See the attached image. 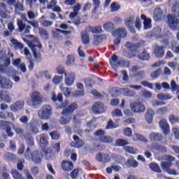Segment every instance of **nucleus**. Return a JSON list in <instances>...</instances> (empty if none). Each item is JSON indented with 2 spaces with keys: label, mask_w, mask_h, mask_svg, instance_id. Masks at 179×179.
<instances>
[{
  "label": "nucleus",
  "mask_w": 179,
  "mask_h": 179,
  "mask_svg": "<svg viewBox=\"0 0 179 179\" xmlns=\"http://www.w3.org/2000/svg\"><path fill=\"white\" fill-rule=\"evenodd\" d=\"M59 89L65 97H69L71 96L72 88L64 87L62 85H60Z\"/></svg>",
  "instance_id": "obj_37"
},
{
  "label": "nucleus",
  "mask_w": 179,
  "mask_h": 179,
  "mask_svg": "<svg viewBox=\"0 0 179 179\" xmlns=\"http://www.w3.org/2000/svg\"><path fill=\"white\" fill-rule=\"evenodd\" d=\"M24 101H17L15 103H13L10 108L13 113H17V111H20V110H23L24 108Z\"/></svg>",
  "instance_id": "obj_14"
},
{
  "label": "nucleus",
  "mask_w": 179,
  "mask_h": 179,
  "mask_svg": "<svg viewBox=\"0 0 179 179\" xmlns=\"http://www.w3.org/2000/svg\"><path fill=\"white\" fill-rule=\"evenodd\" d=\"M38 121L36 120H33L29 122V131L31 134L36 135L38 134Z\"/></svg>",
  "instance_id": "obj_17"
},
{
  "label": "nucleus",
  "mask_w": 179,
  "mask_h": 179,
  "mask_svg": "<svg viewBox=\"0 0 179 179\" xmlns=\"http://www.w3.org/2000/svg\"><path fill=\"white\" fill-rule=\"evenodd\" d=\"M160 73H162V69H159L157 71L151 73L150 78H152V79H156V78H159V76H160Z\"/></svg>",
  "instance_id": "obj_61"
},
{
  "label": "nucleus",
  "mask_w": 179,
  "mask_h": 179,
  "mask_svg": "<svg viewBox=\"0 0 179 179\" xmlns=\"http://www.w3.org/2000/svg\"><path fill=\"white\" fill-rule=\"evenodd\" d=\"M40 146L41 148H45L47 145H48V136L45 134L41 135V139L39 143Z\"/></svg>",
  "instance_id": "obj_33"
},
{
  "label": "nucleus",
  "mask_w": 179,
  "mask_h": 179,
  "mask_svg": "<svg viewBox=\"0 0 179 179\" xmlns=\"http://www.w3.org/2000/svg\"><path fill=\"white\" fill-rule=\"evenodd\" d=\"M17 25L18 27L19 31H24L25 34L30 33V29H31V27L29 25L26 26V24H24L22 20H17Z\"/></svg>",
  "instance_id": "obj_13"
},
{
  "label": "nucleus",
  "mask_w": 179,
  "mask_h": 179,
  "mask_svg": "<svg viewBox=\"0 0 179 179\" xmlns=\"http://www.w3.org/2000/svg\"><path fill=\"white\" fill-rule=\"evenodd\" d=\"M115 145L116 146H118V147L122 146L123 148H124L127 145H129V143L127 141L121 138L116 141Z\"/></svg>",
  "instance_id": "obj_44"
},
{
  "label": "nucleus",
  "mask_w": 179,
  "mask_h": 179,
  "mask_svg": "<svg viewBox=\"0 0 179 179\" xmlns=\"http://www.w3.org/2000/svg\"><path fill=\"white\" fill-rule=\"evenodd\" d=\"M159 127L164 135H169V134H170V126L169 125L167 120H163L159 122Z\"/></svg>",
  "instance_id": "obj_16"
},
{
  "label": "nucleus",
  "mask_w": 179,
  "mask_h": 179,
  "mask_svg": "<svg viewBox=\"0 0 179 179\" xmlns=\"http://www.w3.org/2000/svg\"><path fill=\"white\" fill-rule=\"evenodd\" d=\"M0 99L1 101H5L6 103H12V97H10V94L6 91H0Z\"/></svg>",
  "instance_id": "obj_18"
},
{
  "label": "nucleus",
  "mask_w": 179,
  "mask_h": 179,
  "mask_svg": "<svg viewBox=\"0 0 179 179\" xmlns=\"http://www.w3.org/2000/svg\"><path fill=\"white\" fill-rule=\"evenodd\" d=\"M126 48H128L129 50H131V51H136V48H139V45H134L131 42H127L125 45Z\"/></svg>",
  "instance_id": "obj_49"
},
{
  "label": "nucleus",
  "mask_w": 179,
  "mask_h": 179,
  "mask_svg": "<svg viewBox=\"0 0 179 179\" xmlns=\"http://www.w3.org/2000/svg\"><path fill=\"white\" fill-rule=\"evenodd\" d=\"M130 109L132 113L141 114L142 113H145L146 108L145 107V105L141 102H133L130 103Z\"/></svg>",
  "instance_id": "obj_8"
},
{
  "label": "nucleus",
  "mask_w": 179,
  "mask_h": 179,
  "mask_svg": "<svg viewBox=\"0 0 179 179\" xmlns=\"http://www.w3.org/2000/svg\"><path fill=\"white\" fill-rule=\"evenodd\" d=\"M0 128H1V129H6V132L8 136L10 138L13 136V133L10 131L12 128L14 129V131L16 132V134H18L19 135L23 134V129L21 127H15V124L10 122L3 120L0 121Z\"/></svg>",
  "instance_id": "obj_3"
},
{
  "label": "nucleus",
  "mask_w": 179,
  "mask_h": 179,
  "mask_svg": "<svg viewBox=\"0 0 179 179\" xmlns=\"http://www.w3.org/2000/svg\"><path fill=\"white\" fill-rule=\"evenodd\" d=\"M11 175L13 176V179H24L23 175L15 169L11 171Z\"/></svg>",
  "instance_id": "obj_41"
},
{
  "label": "nucleus",
  "mask_w": 179,
  "mask_h": 179,
  "mask_svg": "<svg viewBox=\"0 0 179 179\" xmlns=\"http://www.w3.org/2000/svg\"><path fill=\"white\" fill-rule=\"evenodd\" d=\"M76 79V74L73 71H67L64 73V83L66 86H73Z\"/></svg>",
  "instance_id": "obj_9"
},
{
  "label": "nucleus",
  "mask_w": 179,
  "mask_h": 179,
  "mask_svg": "<svg viewBox=\"0 0 179 179\" xmlns=\"http://www.w3.org/2000/svg\"><path fill=\"white\" fill-rule=\"evenodd\" d=\"M141 20H143V29L144 30H149L152 29V19L148 18L146 15H141Z\"/></svg>",
  "instance_id": "obj_21"
},
{
  "label": "nucleus",
  "mask_w": 179,
  "mask_h": 179,
  "mask_svg": "<svg viewBox=\"0 0 179 179\" xmlns=\"http://www.w3.org/2000/svg\"><path fill=\"white\" fill-rule=\"evenodd\" d=\"M103 41V38H101V36H94L93 39V44L94 45H99V44H101V42Z\"/></svg>",
  "instance_id": "obj_54"
},
{
  "label": "nucleus",
  "mask_w": 179,
  "mask_h": 179,
  "mask_svg": "<svg viewBox=\"0 0 179 179\" xmlns=\"http://www.w3.org/2000/svg\"><path fill=\"white\" fill-rule=\"evenodd\" d=\"M134 17L131 16L125 19L124 23L126 26H134Z\"/></svg>",
  "instance_id": "obj_60"
},
{
  "label": "nucleus",
  "mask_w": 179,
  "mask_h": 179,
  "mask_svg": "<svg viewBox=\"0 0 179 179\" xmlns=\"http://www.w3.org/2000/svg\"><path fill=\"white\" fill-rule=\"evenodd\" d=\"M138 58L141 61H148L150 58V55H149V53H148L147 52L144 51L138 55Z\"/></svg>",
  "instance_id": "obj_38"
},
{
  "label": "nucleus",
  "mask_w": 179,
  "mask_h": 179,
  "mask_svg": "<svg viewBox=\"0 0 179 179\" xmlns=\"http://www.w3.org/2000/svg\"><path fill=\"white\" fill-rule=\"evenodd\" d=\"M52 115L51 106L45 105L42 106L38 111V117L41 120H48Z\"/></svg>",
  "instance_id": "obj_7"
},
{
  "label": "nucleus",
  "mask_w": 179,
  "mask_h": 179,
  "mask_svg": "<svg viewBox=\"0 0 179 179\" xmlns=\"http://www.w3.org/2000/svg\"><path fill=\"white\" fill-rule=\"evenodd\" d=\"M43 103V95L37 91H34L31 94V98L27 100V104L31 108H37Z\"/></svg>",
  "instance_id": "obj_2"
},
{
  "label": "nucleus",
  "mask_w": 179,
  "mask_h": 179,
  "mask_svg": "<svg viewBox=\"0 0 179 179\" xmlns=\"http://www.w3.org/2000/svg\"><path fill=\"white\" fill-rule=\"evenodd\" d=\"M164 19V14L163 10L160 8H156L154 10V20L159 22V20H163Z\"/></svg>",
  "instance_id": "obj_25"
},
{
  "label": "nucleus",
  "mask_w": 179,
  "mask_h": 179,
  "mask_svg": "<svg viewBox=\"0 0 179 179\" xmlns=\"http://www.w3.org/2000/svg\"><path fill=\"white\" fill-rule=\"evenodd\" d=\"M13 64L14 65V66H17V69H20L22 72H26V71H27V69H26V64L23 63L20 64V59H15L13 62Z\"/></svg>",
  "instance_id": "obj_30"
},
{
  "label": "nucleus",
  "mask_w": 179,
  "mask_h": 179,
  "mask_svg": "<svg viewBox=\"0 0 179 179\" xmlns=\"http://www.w3.org/2000/svg\"><path fill=\"white\" fill-rule=\"evenodd\" d=\"M6 69V66L0 65V72H1V73L6 72V73H8V75H11V76H13V80H14V82H20V78L19 76H15L16 75V71H15L12 67L7 69L6 71H5Z\"/></svg>",
  "instance_id": "obj_10"
},
{
  "label": "nucleus",
  "mask_w": 179,
  "mask_h": 179,
  "mask_svg": "<svg viewBox=\"0 0 179 179\" xmlns=\"http://www.w3.org/2000/svg\"><path fill=\"white\" fill-rule=\"evenodd\" d=\"M150 141H156L157 142H159L163 139V136L159 133H151L150 134Z\"/></svg>",
  "instance_id": "obj_35"
},
{
  "label": "nucleus",
  "mask_w": 179,
  "mask_h": 179,
  "mask_svg": "<svg viewBox=\"0 0 179 179\" xmlns=\"http://www.w3.org/2000/svg\"><path fill=\"white\" fill-rule=\"evenodd\" d=\"M157 114H159L160 115H164V114H166L169 113V109L166 107L159 108L156 110Z\"/></svg>",
  "instance_id": "obj_57"
},
{
  "label": "nucleus",
  "mask_w": 179,
  "mask_h": 179,
  "mask_svg": "<svg viewBox=\"0 0 179 179\" xmlns=\"http://www.w3.org/2000/svg\"><path fill=\"white\" fill-rule=\"evenodd\" d=\"M81 38L83 44L87 45L90 43V39L89 38V35L87 32H83L81 34Z\"/></svg>",
  "instance_id": "obj_43"
},
{
  "label": "nucleus",
  "mask_w": 179,
  "mask_h": 179,
  "mask_svg": "<svg viewBox=\"0 0 179 179\" xmlns=\"http://www.w3.org/2000/svg\"><path fill=\"white\" fill-rule=\"evenodd\" d=\"M0 118H1L2 120H8L9 118L10 120H12V121H13V122H15L16 121L15 115L12 112H6V113L1 112V113H0Z\"/></svg>",
  "instance_id": "obj_26"
},
{
  "label": "nucleus",
  "mask_w": 179,
  "mask_h": 179,
  "mask_svg": "<svg viewBox=\"0 0 179 179\" xmlns=\"http://www.w3.org/2000/svg\"><path fill=\"white\" fill-rule=\"evenodd\" d=\"M52 100L53 101H59L61 103L62 101V94H58L57 96V94L53 92L52 94Z\"/></svg>",
  "instance_id": "obj_46"
},
{
  "label": "nucleus",
  "mask_w": 179,
  "mask_h": 179,
  "mask_svg": "<svg viewBox=\"0 0 179 179\" xmlns=\"http://www.w3.org/2000/svg\"><path fill=\"white\" fill-rule=\"evenodd\" d=\"M110 66L113 69H117V68H128L129 66V62L124 59H118V57L115 55H113L110 61Z\"/></svg>",
  "instance_id": "obj_6"
},
{
  "label": "nucleus",
  "mask_w": 179,
  "mask_h": 179,
  "mask_svg": "<svg viewBox=\"0 0 179 179\" xmlns=\"http://www.w3.org/2000/svg\"><path fill=\"white\" fill-rule=\"evenodd\" d=\"M92 110L96 114L104 113V105L100 102H97L92 106Z\"/></svg>",
  "instance_id": "obj_27"
},
{
  "label": "nucleus",
  "mask_w": 179,
  "mask_h": 179,
  "mask_svg": "<svg viewBox=\"0 0 179 179\" xmlns=\"http://www.w3.org/2000/svg\"><path fill=\"white\" fill-rule=\"evenodd\" d=\"M100 142H102L103 143H111L113 142V139L112 137H110L108 136H101L99 138Z\"/></svg>",
  "instance_id": "obj_47"
},
{
  "label": "nucleus",
  "mask_w": 179,
  "mask_h": 179,
  "mask_svg": "<svg viewBox=\"0 0 179 179\" xmlns=\"http://www.w3.org/2000/svg\"><path fill=\"white\" fill-rule=\"evenodd\" d=\"M133 141H135L136 142L138 141H141L142 142H148V140L143 136L138 134H134Z\"/></svg>",
  "instance_id": "obj_45"
},
{
  "label": "nucleus",
  "mask_w": 179,
  "mask_h": 179,
  "mask_svg": "<svg viewBox=\"0 0 179 179\" xmlns=\"http://www.w3.org/2000/svg\"><path fill=\"white\" fill-rule=\"evenodd\" d=\"M62 169L64 171H71L73 170V164L69 160H64L62 162Z\"/></svg>",
  "instance_id": "obj_22"
},
{
  "label": "nucleus",
  "mask_w": 179,
  "mask_h": 179,
  "mask_svg": "<svg viewBox=\"0 0 179 179\" xmlns=\"http://www.w3.org/2000/svg\"><path fill=\"white\" fill-rule=\"evenodd\" d=\"M13 87V83L10 80L0 77V89H6V90H10Z\"/></svg>",
  "instance_id": "obj_11"
},
{
  "label": "nucleus",
  "mask_w": 179,
  "mask_h": 179,
  "mask_svg": "<svg viewBox=\"0 0 179 179\" xmlns=\"http://www.w3.org/2000/svg\"><path fill=\"white\" fill-rule=\"evenodd\" d=\"M78 108V105L76 103H72L67 108L63 111V114H71Z\"/></svg>",
  "instance_id": "obj_34"
},
{
  "label": "nucleus",
  "mask_w": 179,
  "mask_h": 179,
  "mask_svg": "<svg viewBox=\"0 0 179 179\" xmlns=\"http://www.w3.org/2000/svg\"><path fill=\"white\" fill-rule=\"evenodd\" d=\"M172 13L173 15L169 14L167 16L168 26L172 29H179V20L177 19V17H179V7L173 6L172 7Z\"/></svg>",
  "instance_id": "obj_1"
},
{
  "label": "nucleus",
  "mask_w": 179,
  "mask_h": 179,
  "mask_svg": "<svg viewBox=\"0 0 179 179\" xmlns=\"http://www.w3.org/2000/svg\"><path fill=\"white\" fill-rule=\"evenodd\" d=\"M153 117H155V110L152 108H148L145 114V121L148 124L153 122Z\"/></svg>",
  "instance_id": "obj_23"
},
{
  "label": "nucleus",
  "mask_w": 179,
  "mask_h": 179,
  "mask_svg": "<svg viewBox=\"0 0 179 179\" xmlns=\"http://www.w3.org/2000/svg\"><path fill=\"white\" fill-rule=\"evenodd\" d=\"M96 159L97 162H101V163H108V162L111 160V157L107 154L99 153L96 156Z\"/></svg>",
  "instance_id": "obj_24"
},
{
  "label": "nucleus",
  "mask_w": 179,
  "mask_h": 179,
  "mask_svg": "<svg viewBox=\"0 0 179 179\" xmlns=\"http://www.w3.org/2000/svg\"><path fill=\"white\" fill-rule=\"evenodd\" d=\"M150 150H157V152H162V153H166V152H167V148L159 144H155L152 146Z\"/></svg>",
  "instance_id": "obj_36"
},
{
  "label": "nucleus",
  "mask_w": 179,
  "mask_h": 179,
  "mask_svg": "<svg viewBox=\"0 0 179 179\" xmlns=\"http://www.w3.org/2000/svg\"><path fill=\"white\" fill-rule=\"evenodd\" d=\"M28 45L31 48L36 61H40L41 59V55L36 52V48L41 49L43 48V45L38 42V38L36 37L34 38L33 40L28 42Z\"/></svg>",
  "instance_id": "obj_5"
},
{
  "label": "nucleus",
  "mask_w": 179,
  "mask_h": 179,
  "mask_svg": "<svg viewBox=\"0 0 179 179\" xmlns=\"http://www.w3.org/2000/svg\"><path fill=\"white\" fill-rule=\"evenodd\" d=\"M120 93L122 94L126 97H134L135 92L128 88H122L120 90Z\"/></svg>",
  "instance_id": "obj_29"
},
{
  "label": "nucleus",
  "mask_w": 179,
  "mask_h": 179,
  "mask_svg": "<svg viewBox=\"0 0 179 179\" xmlns=\"http://www.w3.org/2000/svg\"><path fill=\"white\" fill-rule=\"evenodd\" d=\"M73 139L74 141H73L71 144L73 148H82V146L85 145L83 141L80 140L79 137L77 136H73Z\"/></svg>",
  "instance_id": "obj_28"
},
{
  "label": "nucleus",
  "mask_w": 179,
  "mask_h": 179,
  "mask_svg": "<svg viewBox=\"0 0 179 179\" xmlns=\"http://www.w3.org/2000/svg\"><path fill=\"white\" fill-rule=\"evenodd\" d=\"M56 72L57 75H65L66 72H65V68L62 65H59L56 68Z\"/></svg>",
  "instance_id": "obj_58"
},
{
  "label": "nucleus",
  "mask_w": 179,
  "mask_h": 179,
  "mask_svg": "<svg viewBox=\"0 0 179 179\" xmlns=\"http://www.w3.org/2000/svg\"><path fill=\"white\" fill-rule=\"evenodd\" d=\"M9 13H10L6 8V5L3 3H1L0 4V16L4 19H8V17H10Z\"/></svg>",
  "instance_id": "obj_19"
},
{
  "label": "nucleus",
  "mask_w": 179,
  "mask_h": 179,
  "mask_svg": "<svg viewBox=\"0 0 179 179\" xmlns=\"http://www.w3.org/2000/svg\"><path fill=\"white\" fill-rule=\"evenodd\" d=\"M29 121H30V118L26 115H22L20 118V122H21V124H23L24 125H26V124H27V122H29Z\"/></svg>",
  "instance_id": "obj_64"
},
{
  "label": "nucleus",
  "mask_w": 179,
  "mask_h": 179,
  "mask_svg": "<svg viewBox=\"0 0 179 179\" xmlns=\"http://www.w3.org/2000/svg\"><path fill=\"white\" fill-rule=\"evenodd\" d=\"M39 34L45 40H47V38H48V32H47V31L45 29L40 28L39 29Z\"/></svg>",
  "instance_id": "obj_63"
},
{
  "label": "nucleus",
  "mask_w": 179,
  "mask_h": 179,
  "mask_svg": "<svg viewBox=\"0 0 179 179\" xmlns=\"http://www.w3.org/2000/svg\"><path fill=\"white\" fill-rule=\"evenodd\" d=\"M111 114L112 117H122L123 115L122 111H121L120 109H115L113 111H112Z\"/></svg>",
  "instance_id": "obj_55"
},
{
  "label": "nucleus",
  "mask_w": 179,
  "mask_h": 179,
  "mask_svg": "<svg viewBox=\"0 0 179 179\" xmlns=\"http://www.w3.org/2000/svg\"><path fill=\"white\" fill-rule=\"evenodd\" d=\"M66 65L68 66H73L75 65V57L73 55H69L67 57Z\"/></svg>",
  "instance_id": "obj_42"
},
{
  "label": "nucleus",
  "mask_w": 179,
  "mask_h": 179,
  "mask_svg": "<svg viewBox=\"0 0 179 179\" xmlns=\"http://www.w3.org/2000/svg\"><path fill=\"white\" fill-rule=\"evenodd\" d=\"M123 150H124V152H127V153H129L130 155H136L138 153V150H136L131 146L123 147Z\"/></svg>",
  "instance_id": "obj_40"
},
{
  "label": "nucleus",
  "mask_w": 179,
  "mask_h": 179,
  "mask_svg": "<svg viewBox=\"0 0 179 179\" xmlns=\"http://www.w3.org/2000/svg\"><path fill=\"white\" fill-rule=\"evenodd\" d=\"M153 54L156 58H163L164 57V48L163 46L155 45L153 47Z\"/></svg>",
  "instance_id": "obj_15"
},
{
  "label": "nucleus",
  "mask_w": 179,
  "mask_h": 179,
  "mask_svg": "<svg viewBox=\"0 0 179 179\" xmlns=\"http://www.w3.org/2000/svg\"><path fill=\"white\" fill-rule=\"evenodd\" d=\"M114 37H118L119 38H125L127 36V30L124 28H118L113 33Z\"/></svg>",
  "instance_id": "obj_20"
},
{
  "label": "nucleus",
  "mask_w": 179,
  "mask_h": 179,
  "mask_svg": "<svg viewBox=\"0 0 179 179\" xmlns=\"http://www.w3.org/2000/svg\"><path fill=\"white\" fill-rule=\"evenodd\" d=\"M162 29L160 27H156L153 30L152 36L155 37H157V38H160L162 37Z\"/></svg>",
  "instance_id": "obj_53"
},
{
  "label": "nucleus",
  "mask_w": 179,
  "mask_h": 179,
  "mask_svg": "<svg viewBox=\"0 0 179 179\" xmlns=\"http://www.w3.org/2000/svg\"><path fill=\"white\" fill-rule=\"evenodd\" d=\"M121 7L120 6L119 3H113L110 5V11L111 12H118V10H120V8Z\"/></svg>",
  "instance_id": "obj_59"
},
{
  "label": "nucleus",
  "mask_w": 179,
  "mask_h": 179,
  "mask_svg": "<svg viewBox=\"0 0 179 179\" xmlns=\"http://www.w3.org/2000/svg\"><path fill=\"white\" fill-rule=\"evenodd\" d=\"M115 128H118V124H115L113 120H110L106 127V129H115Z\"/></svg>",
  "instance_id": "obj_50"
},
{
  "label": "nucleus",
  "mask_w": 179,
  "mask_h": 179,
  "mask_svg": "<svg viewBox=\"0 0 179 179\" xmlns=\"http://www.w3.org/2000/svg\"><path fill=\"white\" fill-rule=\"evenodd\" d=\"M5 158L8 162H15L16 160V155L10 153V152H6L5 154Z\"/></svg>",
  "instance_id": "obj_48"
},
{
  "label": "nucleus",
  "mask_w": 179,
  "mask_h": 179,
  "mask_svg": "<svg viewBox=\"0 0 179 179\" xmlns=\"http://www.w3.org/2000/svg\"><path fill=\"white\" fill-rule=\"evenodd\" d=\"M60 124L62 125H66V124H69L71 122V117L69 116H63L60 119Z\"/></svg>",
  "instance_id": "obj_52"
},
{
  "label": "nucleus",
  "mask_w": 179,
  "mask_h": 179,
  "mask_svg": "<svg viewBox=\"0 0 179 179\" xmlns=\"http://www.w3.org/2000/svg\"><path fill=\"white\" fill-rule=\"evenodd\" d=\"M164 160H167L168 162H164L161 164L162 169H164V171H169V168L171 166V162H174L175 158L171 155H165L164 157Z\"/></svg>",
  "instance_id": "obj_12"
},
{
  "label": "nucleus",
  "mask_w": 179,
  "mask_h": 179,
  "mask_svg": "<svg viewBox=\"0 0 179 179\" xmlns=\"http://www.w3.org/2000/svg\"><path fill=\"white\" fill-rule=\"evenodd\" d=\"M169 120L171 124H177V122H179V117L173 115H169Z\"/></svg>",
  "instance_id": "obj_62"
},
{
  "label": "nucleus",
  "mask_w": 179,
  "mask_h": 179,
  "mask_svg": "<svg viewBox=\"0 0 179 179\" xmlns=\"http://www.w3.org/2000/svg\"><path fill=\"white\" fill-rule=\"evenodd\" d=\"M62 80H64V77L63 76H55L52 79V82L55 85H59V83H61V82H62Z\"/></svg>",
  "instance_id": "obj_51"
},
{
  "label": "nucleus",
  "mask_w": 179,
  "mask_h": 179,
  "mask_svg": "<svg viewBox=\"0 0 179 179\" xmlns=\"http://www.w3.org/2000/svg\"><path fill=\"white\" fill-rule=\"evenodd\" d=\"M125 164L128 166V167H133V169H136L138 166V162L132 159H129L127 162H125Z\"/></svg>",
  "instance_id": "obj_39"
},
{
  "label": "nucleus",
  "mask_w": 179,
  "mask_h": 179,
  "mask_svg": "<svg viewBox=\"0 0 179 179\" xmlns=\"http://www.w3.org/2000/svg\"><path fill=\"white\" fill-rule=\"evenodd\" d=\"M86 31H90V33H93L94 34H100V33L103 31V29H101V26L88 27Z\"/></svg>",
  "instance_id": "obj_31"
},
{
  "label": "nucleus",
  "mask_w": 179,
  "mask_h": 179,
  "mask_svg": "<svg viewBox=\"0 0 179 179\" xmlns=\"http://www.w3.org/2000/svg\"><path fill=\"white\" fill-rule=\"evenodd\" d=\"M24 157L27 160H30L35 163V164H40L41 162V157L38 150H33L30 147H28L25 152L24 153Z\"/></svg>",
  "instance_id": "obj_4"
},
{
  "label": "nucleus",
  "mask_w": 179,
  "mask_h": 179,
  "mask_svg": "<svg viewBox=\"0 0 179 179\" xmlns=\"http://www.w3.org/2000/svg\"><path fill=\"white\" fill-rule=\"evenodd\" d=\"M150 168L152 171H155V173H162V169H160V167L157 164H150Z\"/></svg>",
  "instance_id": "obj_56"
},
{
  "label": "nucleus",
  "mask_w": 179,
  "mask_h": 179,
  "mask_svg": "<svg viewBox=\"0 0 179 179\" xmlns=\"http://www.w3.org/2000/svg\"><path fill=\"white\" fill-rule=\"evenodd\" d=\"M10 41L11 43V47H13L15 50H22V48H23V44L17 41V40L11 38Z\"/></svg>",
  "instance_id": "obj_32"
}]
</instances>
